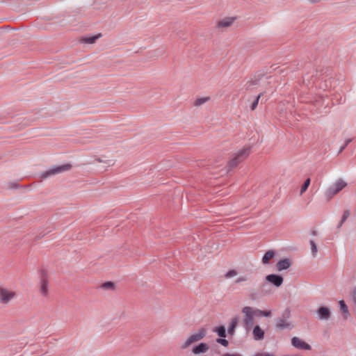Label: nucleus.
I'll list each match as a JSON object with an SVG mask.
<instances>
[{"label":"nucleus","mask_w":356,"mask_h":356,"mask_svg":"<svg viewBox=\"0 0 356 356\" xmlns=\"http://www.w3.org/2000/svg\"><path fill=\"white\" fill-rule=\"evenodd\" d=\"M213 332H216L218 335L220 337H226V330L225 327L222 325L216 327L213 330Z\"/></svg>","instance_id":"22"},{"label":"nucleus","mask_w":356,"mask_h":356,"mask_svg":"<svg viewBox=\"0 0 356 356\" xmlns=\"http://www.w3.org/2000/svg\"><path fill=\"white\" fill-rule=\"evenodd\" d=\"M309 184H310V179L308 178L305 180V183L303 184V185L301 187L300 194H302L303 193H305L307 191Z\"/></svg>","instance_id":"24"},{"label":"nucleus","mask_w":356,"mask_h":356,"mask_svg":"<svg viewBox=\"0 0 356 356\" xmlns=\"http://www.w3.org/2000/svg\"><path fill=\"white\" fill-rule=\"evenodd\" d=\"M38 293L43 298H47L50 293V282L47 275L44 273L40 278V282L38 285Z\"/></svg>","instance_id":"3"},{"label":"nucleus","mask_w":356,"mask_h":356,"mask_svg":"<svg viewBox=\"0 0 356 356\" xmlns=\"http://www.w3.org/2000/svg\"><path fill=\"white\" fill-rule=\"evenodd\" d=\"M317 314L322 320H327L330 316V309L325 307H320L317 311Z\"/></svg>","instance_id":"12"},{"label":"nucleus","mask_w":356,"mask_h":356,"mask_svg":"<svg viewBox=\"0 0 356 356\" xmlns=\"http://www.w3.org/2000/svg\"><path fill=\"white\" fill-rule=\"evenodd\" d=\"M266 279L267 281L272 283L277 287L280 286L283 283L282 277L277 275H275V274H271V275H267L266 277Z\"/></svg>","instance_id":"10"},{"label":"nucleus","mask_w":356,"mask_h":356,"mask_svg":"<svg viewBox=\"0 0 356 356\" xmlns=\"http://www.w3.org/2000/svg\"><path fill=\"white\" fill-rule=\"evenodd\" d=\"M238 274V271L235 269L229 270L224 275L225 278L230 279L237 276Z\"/></svg>","instance_id":"23"},{"label":"nucleus","mask_w":356,"mask_h":356,"mask_svg":"<svg viewBox=\"0 0 356 356\" xmlns=\"http://www.w3.org/2000/svg\"><path fill=\"white\" fill-rule=\"evenodd\" d=\"M290 326V323L284 318H278L276 321V327L279 329L283 330Z\"/></svg>","instance_id":"16"},{"label":"nucleus","mask_w":356,"mask_h":356,"mask_svg":"<svg viewBox=\"0 0 356 356\" xmlns=\"http://www.w3.org/2000/svg\"><path fill=\"white\" fill-rule=\"evenodd\" d=\"M346 186L347 183L344 180L339 179L327 190L325 195L328 199H330L339 193Z\"/></svg>","instance_id":"4"},{"label":"nucleus","mask_w":356,"mask_h":356,"mask_svg":"<svg viewBox=\"0 0 356 356\" xmlns=\"http://www.w3.org/2000/svg\"><path fill=\"white\" fill-rule=\"evenodd\" d=\"M100 288L105 291H114L115 289V284L113 282H106L100 286Z\"/></svg>","instance_id":"17"},{"label":"nucleus","mask_w":356,"mask_h":356,"mask_svg":"<svg viewBox=\"0 0 356 356\" xmlns=\"http://www.w3.org/2000/svg\"><path fill=\"white\" fill-rule=\"evenodd\" d=\"M275 256V252L274 250L267 251L262 258V263L264 264H268Z\"/></svg>","instance_id":"15"},{"label":"nucleus","mask_w":356,"mask_h":356,"mask_svg":"<svg viewBox=\"0 0 356 356\" xmlns=\"http://www.w3.org/2000/svg\"><path fill=\"white\" fill-rule=\"evenodd\" d=\"M339 303L341 310L344 314L343 318L345 319L348 318V317L349 316V312H348V308L347 305H346V303L344 302L343 300H340Z\"/></svg>","instance_id":"18"},{"label":"nucleus","mask_w":356,"mask_h":356,"mask_svg":"<svg viewBox=\"0 0 356 356\" xmlns=\"http://www.w3.org/2000/svg\"><path fill=\"white\" fill-rule=\"evenodd\" d=\"M217 342L224 346H227L228 341L225 339H218Z\"/></svg>","instance_id":"30"},{"label":"nucleus","mask_w":356,"mask_h":356,"mask_svg":"<svg viewBox=\"0 0 356 356\" xmlns=\"http://www.w3.org/2000/svg\"><path fill=\"white\" fill-rule=\"evenodd\" d=\"M236 20L235 17H225L216 22V27L219 30H224L232 26Z\"/></svg>","instance_id":"7"},{"label":"nucleus","mask_w":356,"mask_h":356,"mask_svg":"<svg viewBox=\"0 0 356 356\" xmlns=\"http://www.w3.org/2000/svg\"><path fill=\"white\" fill-rule=\"evenodd\" d=\"M210 100L209 97H200L195 99L194 102V106H200L202 105L203 104L209 102Z\"/></svg>","instance_id":"21"},{"label":"nucleus","mask_w":356,"mask_h":356,"mask_svg":"<svg viewBox=\"0 0 356 356\" xmlns=\"http://www.w3.org/2000/svg\"><path fill=\"white\" fill-rule=\"evenodd\" d=\"M253 337L255 340H261L264 339V332L259 325H256L253 329Z\"/></svg>","instance_id":"13"},{"label":"nucleus","mask_w":356,"mask_h":356,"mask_svg":"<svg viewBox=\"0 0 356 356\" xmlns=\"http://www.w3.org/2000/svg\"><path fill=\"white\" fill-rule=\"evenodd\" d=\"M207 334V330L205 328H201L196 332L191 334L185 343L182 345V348H186L193 343L197 342L202 339Z\"/></svg>","instance_id":"5"},{"label":"nucleus","mask_w":356,"mask_h":356,"mask_svg":"<svg viewBox=\"0 0 356 356\" xmlns=\"http://www.w3.org/2000/svg\"><path fill=\"white\" fill-rule=\"evenodd\" d=\"M257 309L252 307L245 306L242 309V313L244 314L243 324L247 329H250L254 323V317L258 316Z\"/></svg>","instance_id":"2"},{"label":"nucleus","mask_w":356,"mask_h":356,"mask_svg":"<svg viewBox=\"0 0 356 356\" xmlns=\"http://www.w3.org/2000/svg\"><path fill=\"white\" fill-rule=\"evenodd\" d=\"M310 245H311V250H312V255L314 257H316L317 252H318L317 246L314 241H310Z\"/></svg>","instance_id":"26"},{"label":"nucleus","mask_w":356,"mask_h":356,"mask_svg":"<svg viewBox=\"0 0 356 356\" xmlns=\"http://www.w3.org/2000/svg\"><path fill=\"white\" fill-rule=\"evenodd\" d=\"M291 266V261L289 259H285L280 260L277 264V268L279 270H283L289 268Z\"/></svg>","instance_id":"14"},{"label":"nucleus","mask_w":356,"mask_h":356,"mask_svg":"<svg viewBox=\"0 0 356 356\" xmlns=\"http://www.w3.org/2000/svg\"><path fill=\"white\" fill-rule=\"evenodd\" d=\"M251 146L245 145L233 152L227 162L229 169L236 168L239 163L245 161L251 153Z\"/></svg>","instance_id":"1"},{"label":"nucleus","mask_w":356,"mask_h":356,"mask_svg":"<svg viewBox=\"0 0 356 356\" xmlns=\"http://www.w3.org/2000/svg\"><path fill=\"white\" fill-rule=\"evenodd\" d=\"M70 168L71 165L70 164H65L60 166L54 167L48 171L44 172L42 175V178L45 179L49 176L69 170Z\"/></svg>","instance_id":"8"},{"label":"nucleus","mask_w":356,"mask_h":356,"mask_svg":"<svg viewBox=\"0 0 356 356\" xmlns=\"http://www.w3.org/2000/svg\"><path fill=\"white\" fill-rule=\"evenodd\" d=\"M291 343L293 346L298 349H302V350H310L311 346L302 339H299L298 337H293L291 339Z\"/></svg>","instance_id":"9"},{"label":"nucleus","mask_w":356,"mask_h":356,"mask_svg":"<svg viewBox=\"0 0 356 356\" xmlns=\"http://www.w3.org/2000/svg\"><path fill=\"white\" fill-rule=\"evenodd\" d=\"M17 293L14 290L4 287H0V302L2 304H8L12 300L15 298Z\"/></svg>","instance_id":"6"},{"label":"nucleus","mask_w":356,"mask_h":356,"mask_svg":"<svg viewBox=\"0 0 356 356\" xmlns=\"http://www.w3.org/2000/svg\"><path fill=\"white\" fill-rule=\"evenodd\" d=\"M350 215V212L348 211H346L343 214V216H342V219L341 220V222L339 224V227H341L342 225V224L346 221V220L348 218Z\"/></svg>","instance_id":"28"},{"label":"nucleus","mask_w":356,"mask_h":356,"mask_svg":"<svg viewBox=\"0 0 356 356\" xmlns=\"http://www.w3.org/2000/svg\"><path fill=\"white\" fill-rule=\"evenodd\" d=\"M353 300H354L355 303L356 304V288L353 292Z\"/></svg>","instance_id":"31"},{"label":"nucleus","mask_w":356,"mask_h":356,"mask_svg":"<svg viewBox=\"0 0 356 356\" xmlns=\"http://www.w3.org/2000/svg\"><path fill=\"white\" fill-rule=\"evenodd\" d=\"M224 356H241V355H238V354H232V355H230V354H226Z\"/></svg>","instance_id":"32"},{"label":"nucleus","mask_w":356,"mask_h":356,"mask_svg":"<svg viewBox=\"0 0 356 356\" xmlns=\"http://www.w3.org/2000/svg\"><path fill=\"white\" fill-rule=\"evenodd\" d=\"M257 315L258 316H266V317H268L271 315V312L270 311H263V310H260L259 309H257Z\"/></svg>","instance_id":"25"},{"label":"nucleus","mask_w":356,"mask_h":356,"mask_svg":"<svg viewBox=\"0 0 356 356\" xmlns=\"http://www.w3.org/2000/svg\"><path fill=\"white\" fill-rule=\"evenodd\" d=\"M209 349V346L205 343H201L198 346L193 348L192 352L195 355H200L204 353Z\"/></svg>","instance_id":"11"},{"label":"nucleus","mask_w":356,"mask_h":356,"mask_svg":"<svg viewBox=\"0 0 356 356\" xmlns=\"http://www.w3.org/2000/svg\"><path fill=\"white\" fill-rule=\"evenodd\" d=\"M261 95H259L257 96V97L256 98V99L254 101V102L252 103V106H251V109L252 110H254L257 105H258V103H259V98L261 97Z\"/></svg>","instance_id":"29"},{"label":"nucleus","mask_w":356,"mask_h":356,"mask_svg":"<svg viewBox=\"0 0 356 356\" xmlns=\"http://www.w3.org/2000/svg\"><path fill=\"white\" fill-rule=\"evenodd\" d=\"M238 320L236 318L232 319L229 327H228V333L230 334H233L235 330V328L237 325Z\"/></svg>","instance_id":"19"},{"label":"nucleus","mask_w":356,"mask_h":356,"mask_svg":"<svg viewBox=\"0 0 356 356\" xmlns=\"http://www.w3.org/2000/svg\"><path fill=\"white\" fill-rule=\"evenodd\" d=\"M101 37V34L96 35L92 37H86L82 39V41L87 44H93L95 41Z\"/></svg>","instance_id":"20"},{"label":"nucleus","mask_w":356,"mask_h":356,"mask_svg":"<svg viewBox=\"0 0 356 356\" xmlns=\"http://www.w3.org/2000/svg\"><path fill=\"white\" fill-rule=\"evenodd\" d=\"M248 281V277L247 275H243L238 277L234 282L235 284H240L241 282H245Z\"/></svg>","instance_id":"27"}]
</instances>
